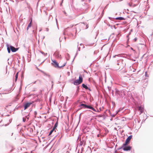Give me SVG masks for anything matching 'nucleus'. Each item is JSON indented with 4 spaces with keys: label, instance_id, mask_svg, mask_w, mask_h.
<instances>
[{
    "label": "nucleus",
    "instance_id": "f257e3e1",
    "mask_svg": "<svg viewBox=\"0 0 153 153\" xmlns=\"http://www.w3.org/2000/svg\"><path fill=\"white\" fill-rule=\"evenodd\" d=\"M117 65H119L118 69H122L126 65V64L124 62V60L122 59L118 60Z\"/></svg>",
    "mask_w": 153,
    "mask_h": 153
},
{
    "label": "nucleus",
    "instance_id": "f03ea898",
    "mask_svg": "<svg viewBox=\"0 0 153 153\" xmlns=\"http://www.w3.org/2000/svg\"><path fill=\"white\" fill-rule=\"evenodd\" d=\"M83 81V79L81 75H80L79 76V79L75 80L74 82V85H77L81 84Z\"/></svg>",
    "mask_w": 153,
    "mask_h": 153
},
{
    "label": "nucleus",
    "instance_id": "7ed1b4c3",
    "mask_svg": "<svg viewBox=\"0 0 153 153\" xmlns=\"http://www.w3.org/2000/svg\"><path fill=\"white\" fill-rule=\"evenodd\" d=\"M128 144H125L124 145V143L123 144L122 148L125 151H128L131 150V147L129 146H128Z\"/></svg>",
    "mask_w": 153,
    "mask_h": 153
},
{
    "label": "nucleus",
    "instance_id": "20e7f679",
    "mask_svg": "<svg viewBox=\"0 0 153 153\" xmlns=\"http://www.w3.org/2000/svg\"><path fill=\"white\" fill-rule=\"evenodd\" d=\"M52 61L53 62V63H52V65H53L55 67H58L59 68H61L65 66L66 65V63H64L63 65L61 66H59V64L58 63L55 61V60H52Z\"/></svg>",
    "mask_w": 153,
    "mask_h": 153
},
{
    "label": "nucleus",
    "instance_id": "39448f33",
    "mask_svg": "<svg viewBox=\"0 0 153 153\" xmlns=\"http://www.w3.org/2000/svg\"><path fill=\"white\" fill-rule=\"evenodd\" d=\"M57 125L58 123L57 122L54 125V126L53 129L51 130V131L50 132L49 134V135H51L54 131H55V132H56L55 129L57 127Z\"/></svg>",
    "mask_w": 153,
    "mask_h": 153
},
{
    "label": "nucleus",
    "instance_id": "423d86ee",
    "mask_svg": "<svg viewBox=\"0 0 153 153\" xmlns=\"http://www.w3.org/2000/svg\"><path fill=\"white\" fill-rule=\"evenodd\" d=\"M90 106V105H88L83 103H82L79 105V107H81L80 109L82 108L89 109Z\"/></svg>",
    "mask_w": 153,
    "mask_h": 153
},
{
    "label": "nucleus",
    "instance_id": "0eeeda50",
    "mask_svg": "<svg viewBox=\"0 0 153 153\" xmlns=\"http://www.w3.org/2000/svg\"><path fill=\"white\" fill-rule=\"evenodd\" d=\"M132 137V136L131 135H130L128 137L127 139H126L125 142L124 143V145H125V144H128Z\"/></svg>",
    "mask_w": 153,
    "mask_h": 153
},
{
    "label": "nucleus",
    "instance_id": "6e6552de",
    "mask_svg": "<svg viewBox=\"0 0 153 153\" xmlns=\"http://www.w3.org/2000/svg\"><path fill=\"white\" fill-rule=\"evenodd\" d=\"M9 47L12 52H15L18 50V48H15L11 45H9Z\"/></svg>",
    "mask_w": 153,
    "mask_h": 153
},
{
    "label": "nucleus",
    "instance_id": "1a4fd4ad",
    "mask_svg": "<svg viewBox=\"0 0 153 153\" xmlns=\"http://www.w3.org/2000/svg\"><path fill=\"white\" fill-rule=\"evenodd\" d=\"M32 104L30 102H27L24 105V109L25 110L27 109Z\"/></svg>",
    "mask_w": 153,
    "mask_h": 153
},
{
    "label": "nucleus",
    "instance_id": "9d476101",
    "mask_svg": "<svg viewBox=\"0 0 153 153\" xmlns=\"http://www.w3.org/2000/svg\"><path fill=\"white\" fill-rule=\"evenodd\" d=\"M54 56L57 58H60L61 56L59 55V53L58 52H56L54 54Z\"/></svg>",
    "mask_w": 153,
    "mask_h": 153
},
{
    "label": "nucleus",
    "instance_id": "9b49d317",
    "mask_svg": "<svg viewBox=\"0 0 153 153\" xmlns=\"http://www.w3.org/2000/svg\"><path fill=\"white\" fill-rule=\"evenodd\" d=\"M82 86L83 87V88H85L86 89H88L89 91H91V90L90 89L88 88V87L85 85L84 84H82Z\"/></svg>",
    "mask_w": 153,
    "mask_h": 153
},
{
    "label": "nucleus",
    "instance_id": "f8f14e48",
    "mask_svg": "<svg viewBox=\"0 0 153 153\" xmlns=\"http://www.w3.org/2000/svg\"><path fill=\"white\" fill-rule=\"evenodd\" d=\"M116 94L118 98L121 96V94H120V91H119L118 90H116Z\"/></svg>",
    "mask_w": 153,
    "mask_h": 153
},
{
    "label": "nucleus",
    "instance_id": "ddd939ff",
    "mask_svg": "<svg viewBox=\"0 0 153 153\" xmlns=\"http://www.w3.org/2000/svg\"><path fill=\"white\" fill-rule=\"evenodd\" d=\"M115 19L116 20H125V19L123 17H117L115 18Z\"/></svg>",
    "mask_w": 153,
    "mask_h": 153
},
{
    "label": "nucleus",
    "instance_id": "4468645a",
    "mask_svg": "<svg viewBox=\"0 0 153 153\" xmlns=\"http://www.w3.org/2000/svg\"><path fill=\"white\" fill-rule=\"evenodd\" d=\"M32 21V19H31L30 23L28 25L27 27V30L28 29L29 27H30L31 26Z\"/></svg>",
    "mask_w": 153,
    "mask_h": 153
},
{
    "label": "nucleus",
    "instance_id": "2eb2a0df",
    "mask_svg": "<svg viewBox=\"0 0 153 153\" xmlns=\"http://www.w3.org/2000/svg\"><path fill=\"white\" fill-rule=\"evenodd\" d=\"M7 50L8 51V52L9 53H10V49L9 47V45L8 44H7Z\"/></svg>",
    "mask_w": 153,
    "mask_h": 153
},
{
    "label": "nucleus",
    "instance_id": "dca6fc26",
    "mask_svg": "<svg viewBox=\"0 0 153 153\" xmlns=\"http://www.w3.org/2000/svg\"><path fill=\"white\" fill-rule=\"evenodd\" d=\"M89 109H91L93 110L94 111H95V112L97 111L93 107H92L91 106H90L89 108Z\"/></svg>",
    "mask_w": 153,
    "mask_h": 153
},
{
    "label": "nucleus",
    "instance_id": "f3484780",
    "mask_svg": "<svg viewBox=\"0 0 153 153\" xmlns=\"http://www.w3.org/2000/svg\"><path fill=\"white\" fill-rule=\"evenodd\" d=\"M18 72H17L16 73V75H15V82H16L17 80L18 77Z\"/></svg>",
    "mask_w": 153,
    "mask_h": 153
},
{
    "label": "nucleus",
    "instance_id": "a211bd4d",
    "mask_svg": "<svg viewBox=\"0 0 153 153\" xmlns=\"http://www.w3.org/2000/svg\"><path fill=\"white\" fill-rule=\"evenodd\" d=\"M40 52L41 53H42L43 55L45 56H47V53H44L42 51H40Z\"/></svg>",
    "mask_w": 153,
    "mask_h": 153
},
{
    "label": "nucleus",
    "instance_id": "6ab92c4d",
    "mask_svg": "<svg viewBox=\"0 0 153 153\" xmlns=\"http://www.w3.org/2000/svg\"><path fill=\"white\" fill-rule=\"evenodd\" d=\"M139 110L140 111V112L141 113L143 112V108L141 107H139Z\"/></svg>",
    "mask_w": 153,
    "mask_h": 153
},
{
    "label": "nucleus",
    "instance_id": "aec40b11",
    "mask_svg": "<svg viewBox=\"0 0 153 153\" xmlns=\"http://www.w3.org/2000/svg\"><path fill=\"white\" fill-rule=\"evenodd\" d=\"M40 71L42 72V73L43 74H44V75L45 76H48V74H47L46 73H45V72H44V71Z\"/></svg>",
    "mask_w": 153,
    "mask_h": 153
},
{
    "label": "nucleus",
    "instance_id": "412c9836",
    "mask_svg": "<svg viewBox=\"0 0 153 153\" xmlns=\"http://www.w3.org/2000/svg\"><path fill=\"white\" fill-rule=\"evenodd\" d=\"M83 148H81V149H79V151H80V152L81 153H82V151H83Z\"/></svg>",
    "mask_w": 153,
    "mask_h": 153
},
{
    "label": "nucleus",
    "instance_id": "4be33fe9",
    "mask_svg": "<svg viewBox=\"0 0 153 153\" xmlns=\"http://www.w3.org/2000/svg\"><path fill=\"white\" fill-rule=\"evenodd\" d=\"M120 56V54H118V55H115V56H113V57L114 58L115 57L117 56Z\"/></svg>",
    "mask_w": 153,
    "mask_h": 153
},
{
    "label": "nucleus",
    "instance_id": "5701e85b",
    "mask_svg": "<svg viewBox=\"0 0 153 153\" xmlns=\"http://www.w3.org/2000/svg\"><path fill=\"white\" fill-rule=\"evenodd\" d=\"M26 118H25L24 117H23V122H25L26 121Z\"/></svg>",
    "mask_w": 153,
    "mask_h": 153
},
{
    "label": "nucleus",
    "instance_id": "b1692460",
    "mask_svg": "<svg viewBox=\"0 0 153 153\" xmlns=\"http://www.w3.org/2000/svg\"><path fill=\"white\" fill-rule=\"evenodd\" d=\"M108 91H110V90H111V87H108Z\"/></svg>",
    "mask_w": 153,
    "mask_h": 153
},
{
    "label": "nucleus",
    "instance_id": "393cba45",
    "mask_svg": "<svg viewBox=\"0 0 153 153\" xmlns=\"http://www.w3.org/2000/svg\"><path fill=\"white\" fill-rule=\"evenodd\" d=\"M102 115H98L97 116V117H102Z\"/></svg>",
    "mask_w": 153,
    "mask_h": 153
},
{
    "label": "nucleus",
    "instance_id": "a878e982",
    "mask_svg": "<svg viewBox=\"0 0 153 153\" xmlns=\"http://www.w3.org/2000/svg\"><path fill=\"white\" fill-rule=\"evenodd\" d=\"M63 0H62V1L61 2L60 4V6H61L62 5V3L63 2Z\"/></svg>",
    "mask_w": 153,
    "mask_h": 153
},
{
    "label": "nucleus",
    "instance_id": "bb28decb",
    "mask_svg": "<svg viewBox=\"0 0 153 153\" xmlns=\"http://www.w3.org/2000/svg\"><path fill=\"white\" fill-rule=\"evenodd\" d=\"M147 74V72H145V76H147V77H148V76L147 75V74Z\"/></svg>",
    "mask_w": 153,
    "mask_h": 153
},
{
    "label": "nucleus",
    "instance_id": "cd10ccee",
    "mask_svg": "<svg viewBox=\"0 0 153 153\" xmlns=\"http://www.w3.org/2000/svg\"><path fill=\"white\" fill-rule=\"evenodd\" d=\"M46 31H47V32H48V31H49V29H48V28H46Z\"/></svg>",
    "mask_w": 153,
    "mask_h": 153
},
{
    "label": "nucleus",
    "instance_id": "c85d7f7f",
    "mask_svg": "<svg viewBox=\"0 0 153 153\" xmlns=\"http://www.w3.org/2000/svg\"><path fill=\"white\" fill-rule=\"evenodd\" d=\"M80 47H79L78 48V50L79 51H80Z\"/></svg>",
    "mask_w": 153,
    "mask_h": 153
},
{
    "label": "nucleus",
    "instance_id": "c756f323",
    "mask_svg": "<svg viewBox=\"0 0 153 153\" xmlns=\"http://www.w3.org/2000/svg\"><path fill=\"white\" fill-rule=\"evenodd\" d=\"M34 114H35V115L36 114H37V112L36 111H35L34 112Z\"/></svg>",
    "mask_w": 153,
    "mask_h": 153
},
{
    "label": "nucleus",
    "instance_id": "7c9ffc66",
    "mask_svg": "<svg viewBox=\"0 0 153 153\" xmlns=\"http://www.w3.org/2000/svg\"><path fill=\"white\" fill-rule=\"evenodd\" d=\"M108 18H109V19H110V20H111V19H112V18H111V17H108Z\"/></svg>",
    "mask_w": 153,
    "mask_h": 153
},
{
    "label": "nucleus",
    "instance_id": "2f4dec72",
    "mask_svg": "<svg viewBox=\"0 0 153 153\" xmlns=\"http://www.w3.org/2000/svg\"><path fill=\"white\" fill-rule=\"evenodd\" d=\"M137 39L136 38H134V40L135 41H136Z\"/></svg>",
    "mask_w": 153,
    "mask_h": 153
},
{
    "label": "nucleus",
    "instance_id": "473e14b6",
    "mask_svg": "<svg viewBox=\"0 0 153 153\" xmlns=\"http://www.w3.org/2000/svg\"><path fill=\"white\" fill-rule=\"evenodd\" d=\"M36 81H35V82H33V83L34 84H35V83H36Z\"/></svg>",
    "mask_w": 153,
    "mask_h": 153
},
{
    "label": "nucleus",
    "instance_id": "72a5a7b5",
    "mask_svg": "<svg viewBox=\"0 0 153 153\" xmlns=\"http://www.w3.org/2000/svg\"><path fill=\"white\" fill-rule=\"evenodd\" d=\"M56 24H57V19H56Z\"/></svg>",
    "mask_w": 153,
    "mask_h": 153
},
{
    "label": "nucleus",
    "instance_id": "f704fd0d",
    "mask_svg": "<svg viewBox=\"0 0 153 153\" xmlns=\"http://www.w3.org/2000/svg\"><path fill=\"white\" fill-rule=\"evenodd\" d=\"M131 49L133 50L134 51V50H133V48H131Z\"/></svg>",
    "mask_w": 153,
    "mask_h": 153
},
{
    "label": "nucleus",
    "instance_id": "c9c22d12",
    "mask_svg": "<svg viewBox=\"0 0 153 153\" xmlns=\"http://www.w3.org/2000/svg\"><path fill=\"white\" fill-rule=\"evenodd\" d=\"M86 29H87L88 27L87 26V25H86Z\"/></svg>",
    "mask_w": 153,
    "mask_h": 153
},
{
    "label": "nucleus",
    "instance_id": "e433bc0d",
    "mask_svg": "<svg viewBox=\"0 0 153 153\" xmlns=\"http://www.w3.org/2000/svg\"><path fill=\"white\" fill-rule=\"evenodd\" d=\"M80 46H82V45H82V44H80Z\"/></svg>",
    "mask_w": 153,
    "mask_h": 153
},
{
    "label": "nucleus",
    "instance_id": "4c0bfd02",
    "mask_svg": "<svg viewBox=\"0 0 153 153\" xmlns=\"http://www.w3.org/2000/svg\"><path fill=\"white\" fill-rule=\"evenodd\" d=\"M147 84V82H146V85H145V86H146Z\"/></svg>",
    "mask_w": 153,
    "mask_h": 153
},
{
    "label": "nucleus",
    "instance_id": "58836bf2",
    "mask_svg": "<svg viewBox=\"0 0 153 153\" xmlns=\"http://www.w3.org/2000/svg\"><path fill=\"white\" fill-rule=\"evenodd\" d=\"M97 112H99V110H98L97 111Z\"/></svg>",
    "mask_w": 153,
    "mask_h": 153
},
{
    "label": "nucleus",
    "instance_id": "ea45409f",
    "mask_svg": "<svg viewBox=\"0 0 153 153\" xmlns=\"http://www.w3.org/2000/svg\"><path fill=\"white\" fill-rule=\"evenodd\" d=\"M45 37L44 36L43 37V39H44V38H45Z\"/></svg>",
    "mask_w": 153,
    "mask_h": 153
},
{
    "label": "nucleus",
    "instance_id": "a19ab883",
    "mask_svg": "<svg viewBox=\"0 0 153 153\" xmlns=\"http://www.w3.org/2000/svg\"><path fill=\"white\" fill-rule=\"evenodd\" d=\"M120 111V110H118L117 113Z\"/></svg>",
    "mask_w": 153,
    "mask_h": 153
},
{
    "label": "nucleus",
    "instance_id": "79ce46f5",
    "mask_svg": "<svg viewBox=\"0 0 153 153\" xmlns=\"http://www.w3.org/2000/svg\"><path fill=\"white\" fill-rule=\"evenodd\" d=\"M64 13H65V14H66V13H65V12H64Z\"/></svg>",
    "mask_w": 153,
    "mask_h": 153
},
{
    "label": "nucleus",
    "instance_id": "37998d69",
    "mask_svg": "<svg viewBox=\"0 0 153 153\" xmlns=\"http://www.w3.org/2000/svg\"><path fill=\"white\" fill-rule=\"evenodd\" d=\"M77 54V53H76V55L75 56H76V55Z\"/></svg>",
    "mask_w": 153,
    "mask_h": 153
},
{
    "label": "nucleus",
    "instance_id": "c03bdc74",
    "mask_svg": "<svg viewBox=\"0 0 153 153\" xmlns=\"http://www.w3.org/2000/svg\"><path fill=\"white\" fill-rule=\"evenodd\" d=\"M53 84H52V87H53Z\"/></svg>",
    "mask_w": 153,
    "mask_h": 153
},
{
    "label": "nucleus",
    "instance_id": "a18cd8bd",
    "mask_svg": "<svg viewBox=\"0 0 153 153\" xmlns=\"http://www.w3.org/2000/svg\"><path fill=\"white\" fill-rule=\"evenodd\" d=\"M91 112H92L93 114H94V113H93L92 111H91Z\"/></svg>",
    "mask_w": 153,
    "mask_h": 153
},
{
    "label": "nucleus",
    "instance_id": "49530a36",
    "mask_svg": "<svg viewBox=\"0 0 153 153\" xmlns=\"http://www.w3.org/2000/svg\"><path fill=\"white\" fill-rule=\"evenodd\" d=\"M60 39H59V41H60Z\"/></svg>",
    "mask_w": 153,
    "mask_h": 153
},
{
    "label": "nucleus",
    "instance_id": "de8ad7c7",
    "mask_svg": "<svg viewBox=\"0 0 153 153\" xmlns=\"http://www.w3.org/2000/svg\"><path fill=\"white\" fill-rule=\"evenodd\" d=\"M90 0H89V1H90Z\"/></svg>",
    "mask_w": 153,
    "mask_h": 153
}]
</instances>
